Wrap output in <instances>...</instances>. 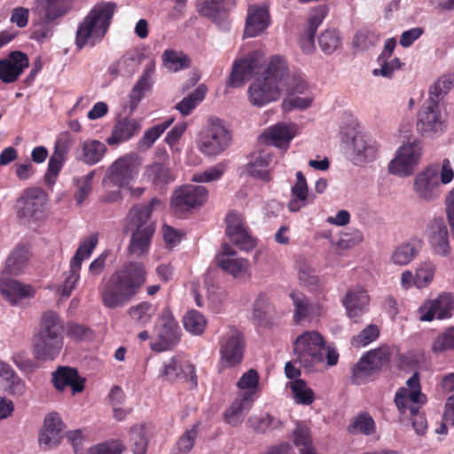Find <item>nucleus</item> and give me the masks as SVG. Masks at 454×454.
Returning <instances> with one entry per match:
<instances>
[{"instance_id":"1","label":"nucleus","mask_w":454,"mask_h":454,"mask_svg":"<svg viewBox=\"0 0 454 454\" xmlns=\"http://www.w3.org/2000/svg\"><path fill=\"white\" fill-rule=\"evenodd\" d=\"M145 282V270L140 262H129L113 273L101 293L102 303L108 309L124 307Z\"/></svg>"},{"instance_id":"2","label":"nucleus","mask_w":454,"mask_h":454,"mask_svg":"<svg viewBox=\"0 0 454 454\" xmlns=\"http://www.w3.org/2000/svg\"><path fill=\"white\" fill-rule=\"evenodd\" d=\"M64 323L53 310L44 311L32 338L34 356L38 361H52L63 348Z\"/></svg>"},{"instance_id":"3","label":"nucleus","mask_w":454,"mask_h":454,"mask_svg":"<svg viewBox=\"0 0 454 454\" xmlns=\"http://www.w3.org/2000/svg\"><path fill=\"white\" fill-rule=\"evenodd\" d=\"M294 362L308 371H313L324 364L325 358L329 366L337 364L338 353L326 346L324 337L316 331H307L300 334L293 343Z\"/></svg>"},{"instance_id":"4","label":"nucleus","mask_w":454,"mask_h":454,"mask_svg":"<svg viewBox=\"0 0 454 454\" xmlns=\"http://www.w3.org/2000/svg\"><path fill=\"white\" fill-rule=\"evenodd\" d=\"M117 5L114 2H99L79 23L75 44L79 49L93 47L106 35Z\"/></svg>"},{"instance_id":"5","label":"nucleus","mask_w":454,"mask_h":454,"mask_svg":"<svg viewBox=\"0 0 454 454\" xmlns=\"http://www.w3.org/2000/svg\"><path fill=\"white\" fill-rule=\"evenodd\" d=\"M287 70L285 59L279 56L271 59L263 76L257 78L248 88V97L251 104L262 106L280 97V85Z\"/></svg>"},{"instance_id":"6","label":"nucleus","mask_w":454,"mask_h":454,"mask_svg":"<svg viewBox=\"0 0 454 454\" xmlns=\"http://www.w3.org/2000/svg\"><path fill=\"white\" fill-rule=\"evenodd\" d=\"M231 134L216 117H210L200 132L198 149L205 155L215 157L224 152L231 145Z\"/></svg>"},{"instance_id":"7","label":"nucleus","mask_w":454,"mask_h":454,"mask_svg":"<svg viewBox=\"0 0 454 454\" xmlns=\"http://www.w3.org/2000/svg\"><path fill=\"white\" fill-rule=\"evenodd\" d=\"M246 341L243 333L233 326L225 329L219 341L220 363L231 368L243 359Z\"/></svg>"},{"instance_id":"8","label":"nucleus","mask_w":454,"mask_h":454,"mask_svg":"<svg viewBox=\"0 0 454 454\" xmlns=\"http://www.w3.org/2000/svg\"><path fill=\"white\" fill-rule=\"evenodd\" d=\"M161 201L153 198L147 204H136L127 213L122 226V232L147 231L155 232V222L152 218L153 208L160 206Z\"/></svg>"},{"instance_id":"9","label":"nucleus","mask_w":454,"mask_h":454,"mask_svg":"<svg viewBox=\"0 0 454 454\" xmlns=\"http://www.w3.org/2000/svg\"><path fill=\"white\" fill-rule=\"evenodd\" d=\"M155 333L157 340L151 345L154 351L170 349L179 341L180 328L168 309H165L158 318Z\"/></svg>"},{"instance_id":"10","label":"nucleus","mask_w":454,"mask_h":454,"mask_svg":"<svg viewBox=\"0 0 454 454\" xmlns=\"http://www.w3.org/2000/svg\"><path fill=\"white\" fill-rule=\"evenodd\" d=\"M438 100L428 98L418 114L417 129L424 136L432 137L443 132L445 119L439 110Z\"/></svg>"},{"instance_id":"11","label":"nucleus","mask_w":454,"mask_h":454,"mask_svg":"<svg viewBox=\"0 0 454 454\" xmlns=\"http://www.w3.org/2000/svg\"><path fill=\"white\" fill-rule=\"evenodd\" d=\"M137 173L136 158L133 155H125L110 165L103 179V186L105 188L114 186L122 188L134 179Z\"/></svg>"},{"instance_id":"12","label":"nucleus","mask_w":454,"mask_h":454,"mask_svg":"<svg viewBox=\"0 0 454 454\" xmlns=\"http://www.w3.org/2000/svg\"><path fill=\"white\" fill-rule=\"evenodd\" d=\"M422 148L418 141L403 145L396 152L395 157L388 164L391 174L408 176L412 174L421 157Z\"/></svg>"},{"instance_id":"13","label":"nucleus","mask_w":454,"mask_h":454,"mask_svg":"<svg viewBox=\"0 0 454 454\" xmlns=\"http://www.w3.org/2000/svg\"><path fill=\"white\" fill-rule=\"evenodd\" d=\"M413 189L417 197L422 200L433 201L439 198V166L432 164L419 172L413 181Z\"/></svg>"},{"instance_id":"14","label":"nucleus","mask_w":454,"mask_h":454,"mask_svg":"<svg viewBox=\"0 0 454 454\" xmlns=\"http://www.w3.org/2000/svg\"><path fill=\"white\" fill-rule=\"evenodd\" d=\"M159 376L165 380L172 382L183 380L191 389L197 387V375L194 365L177 357H172L164 362Z\"/></svg>"},{"instance_id":"15","label":"nucleus","mask_w":454,"mask_h":454,"mask_svg":"<svg viewBox=\"0 0 454 454\" xmlns=\"http://www.w3.org/2000/svg\"><path fill=\"white\" fill-rule=\"evenodd\" d=\"M226 234L237 247L249 251L256 246L255 239L250 235L244 216L238 212H230L225 218Z\"/></svg>"},{"instance_id":"16","label":"nucleus","mask_w":454,"mask_h":454,"mask_svg":"<svg viewBox=\"0 0 454 454\" xmlns=\"http://www.w3.org/2000/svg\"><path fill=\"white\" fill-rule=\"evenodd\" d=\"M454 309V296L443 293L435 299H429L419 308V320L431 322L434 319H445L451 317Z\"/></svg>"},{"instance_id":"17","label":"nucleus","mask_w":454,"mask_h":454,"mask_svg":"<svg viewBox=\"0 0 454 454\" xmlns=\"http://www.w3.org/2000/svg\"><path fill=\"white\" fill-rule=\"evenodd\" d=\"M208 192L205 186L187 184L176 189L171 199V205L178 211L202 206L207 200Z\"/></svg>"},{"instance_id":"18","label":"nucleus","mask_w":454,"mask_h":454,"mask_svg":"<svg viewBox=\"0 0 454 454\" xmlns=\"http://www.w3.org/2000/svg\"><path fill=\"white\" fill-rule=\"evenodd\" d=\"M262 56L259 52H252L244 59L236 60L233 63L227 85L233 88H239L250 80L252 76L259 72Z\"/></svg>"},{"instance_id":"19","label":"nucleus","mask_w":454,"mask_h":454,"mask_svg":"<svg viewBox=\"0 0 454 454\" xmlns=\"http://www.w3.org/2000/svg\"><path fill=\"white\" fill-rule=\"evenodd\" d=\"M216 264L234 278H243L249 272V262L238 255V253L228 244L223 246V250L215 256Z\"/></svg>"},{"instance_id":"20","label":"nucleus","mask_w":454,"mask_h":454,"mask_svg":"<svg viewBox=\"0 0 454 454\" xmlns=\"http://www.w3.org/2000/svg\"><path fill=\"white\" fill-rule=\"evenodd\" d=\"M45 194L37 189H27L17 202L18 215L25 219L38 220L43 216Z\"/></svg>"},{"instance_id":"21","label":"nucleus","mask_w":454,"mask_h":454,"mask_svg":"<svg viewBox=\"0 0 454 454\" xmlns=\"http://www.w3.org/2000/svg\"><path fill=\"white\" fill-rule=\"evenodd\" d=\"M427 236L435 254L448 256L451 253L448 228L442 218H435L428 223Z\"/></svg>"},{"instance_id":"22","label":"nucleus","mask_w":454,"mask_h":454,"mask_svg":"<svg viewBox=\"0 0 454 454\" xmlns=\"http://www.w3.org/2000/svg\"><path fill=\"white\" fill-rule=\"evenodd\" d=\"M28 67V58L22 51H12L6 59L0 60V80L4 83L17 81Z\"/></svg>"},{"instance_id":"23","label":"nucleus","mask_w":454,"mask_h":454,"mask_svg":"<svg viewBox=\"0 0 454 454\" xmlns=\"http://www.w3.org/2000/svg\"><path fill=\"white\" fill-rule=\"evenodd\" d=\"M64 425L61 418L56 412L48 414L43 422V428L39 434V444L43 450H51L60 443L61 432Z\"/></svg>"},{"instance_id":"24","label":"nucleus","mask_w":454,"mask_h":454,"mask_svg":"<svg viewBox=\"0 0 454 454\" xmlns=\"http://www.w3.org/2000/svg\"><path fill=\"white\" fill-rule=\"evenodd\" d=\"M51 382L59 391H63L67 386H70L73 395H75L83 391L85 380L79 375L75 368L59 366L52 372Z\"/></svg>"},{"instance_id":"25","label":"nucleus","mask_w":454,"mask_h":454,"mask_svg":"<svg viewBox=\"0 0 454 454\" xmlns=\"http://www.w3.org/2000/svg\"><path fill=\"white\" fill-rule=\"evenodd\" d=\"M253 403V392L239 394L231 404L224 411L223 414L224 421L232 427L239 426Z\"/></svg>"},{"instance_id":"26","label":"nucleus","mask_w":454,"mask_h":454,"mask_svg":"<svg viewBox=\"0 0 454 454\" xmlns=\"http://www.w3.org/2000/svg\"><path fill=\"white\" fill-rule=\"evenodd\" d=\"M72 8V0H35L32 12L35 16H43V19L56 21L68 13Z\"/></svg>"},{"instance_id":"27","label":"nucleus","mask_w":454,"mask_h":454,"mask_svg":"<svg viewBox=\"0 0 454 454\" xmlns=\"http://www.w3.org/2000/svg\"><path fill=\"white\" fill-rule=\"evenodd\" d=\"M270 15L268 5H250L246 21L245 35L254 37L262 33L270 25Z\"/></svg>"},{"instance_id":"28","label":"nucleus","mask_w":454,"mask_h":454,"mask_svg":"<svg viewBox=\"0 0 454 454\" xmlns=\"http://www.w3.org/2000/svg\"><path fill=\"white\" fill-rule=\"evenodd\" d=\"M12 273L3 271L0 275V291L3 295L16 303L19 300L33 296L34 291L30 286L22 285L18 280L12 279Z\"/></svg>"},{"instance_id":"29","label":"nucleus","mask_w":454,"mask_h":454,"mask_svg":"<svg viewBox=\"0 0 454 454\" xmlns=\"http://www.w3.org/2000/svg\"><path fill=\"white\" fill-rule=\"evenodd\" d=\"M348 316L358 322V318L366 311L369 304V296L363 288L349 290L343 301Z\"/></svg>"},{"instance_id":"30","label":"nucleus","mask_w":454,"mask_h":454,"mask_svg":"<svg viewBox=\"0 0 454 454\" xmlns=\"http://www.w3.org/2000/svg\"><path fill=\"white\" fill-rule=\"evenodd\" d=\"M140 129V123L137 120L121 119L114 125L110 137L106 138V143L110 145H119L137 134Z\"/></svg>"},{"instance_id":"31","label":"nucleus","mask_w":454,"mask_h":454,"mask_svg":"<svg viewBox=\"0 0 454 454\" xmlns=\"http://www.w3.org/2000/svg\"><path fill=\"white\" fill-rule=\"evenodd\" d=\"M290 297L294 305V319L296 323L304 319L312 320L319 316L320 308L317 304L311 303L309 299L301 293L292 292Z\"/></svg>"},{"instance_id":"32","label":"nucleus","mask_w":454,"mask_h":454,"mask_svg":"<svg viewBox=\"0 0 454 454\" xmlns=\"http://www.w3.org/2000/svg\"><path fill=\"white\" fill-rule=\"evenodd\" d=\"M421 250L420 241L411 239L396 246L391 253L390 262L397 266H406L411 263Z\"/></svg>"},{"instance_id":"33","label":"nucleus","mask_w":454,"mask_h":454,"mask_svg":"<svg viewBox=\"0 0 454 454\" xmlns=\"http://www.w3.org/2000/svg\"><path fill=\"white\" fill-rule=\"evenodd\" d=\"M294 137V132L290 126L278 123L267 129L261 136V138L267 144L286 148Z\"/></svg>"},{"instance_id":"34","label":"nucleus","mask_w":454,"mask_h":454,"mask_svg":"<svg viewBox=\"0 0 454 454\" xmlns=\"http://www.w3.org/2000/svg\"><path fill=\"white\" fill-rule=\"evenodd\" d=\"M69 143L58 141L55 145V151L49 160L48 170L45 174V182L51 185L55 183V178L59 175L64 162L65 154L67 153Z\"/></svg>"},{"instance_id":"35","label":"nucleus","mask_w":454,"mask_h":454,"mask_svg":"<svg viewBox=\"0 0 454 454\" xmlns=\"http://www.w3.org/2000/svg\"><path fill=\"white\" fill-rule=\"evenodd\" d=\"M292 198L288 203V208L296 212L303 207L309 198V189L306 178L301 171L296 173V183L291 189Z\"/></svg>"},{"instance_id":"36","label":"nucleus","mask_w":454,"mask_h":454,"mask_svg":"<svg viewBox=\"0 0 454 454\" xmlns=\"http://www.w3.org/2000/svg\"><path fill=\"white\" fill-rule=\"evenodd\" d=\"M82 155L80 160L87 165H95L99 162L106 153V146L98 140H86L80 145Z\"/></svg>"},{"instance_id":"37","label":"nucleus","mask_w":454,"mask_h":454,"mask_svg":"<svg viewBox=\"0 0 454 454\" xmlns=\"http://www.w3.org/2000/svg\"><path fill=\"white\" fill-rule=\"evenodd\" d=\"M57 22L52 20L43 19V16H35L29 38L38 43H43L53 36Z\"/></svg>"},{"instance_id":"38","label":"nucleus","mask_w":454,"mask_h":454,"mask_svg":"<svg viewBox=\"0 0 454 454\" xmlns=\"http://www.w3.org/2000/svg\"><path fill=\"white\" fill-rule=\"evenodd\" d=\"M271 161L270 153L261 152L252 155L251 160L247 165L248 174L254 177L262 179L264 181L270 180V175L267 168Z\"/></svg>"},{"instance_id":"39","label":"nucleus","mask_w":454,"mask_h":454,"mask_svg":"<svg viewBox=\"0 0 454 454\" xmlns=\"http://www.w3.org/2000/svg\"><path fill=\"white\" fill-rule=\"evenodd\" d=\"M154 232L131 231L128 251L131 255L142 257L148 254Z\"/></svg>"},{"instance_id":"40","label":"nucleus","mask_w":454,"mask_h":454,"mask_svg":"<svg viewBox=\"0 0 454 454\" xmlns=\"http://www.w3.org/2000/svg\"><path fill=\"white\" fill-rule=\"evenodd\" d=\"M377 153L375 145L366 141L363 137L356 136L353 138V160L361 164L374 159Z\"/></svg>"},{"instance_id":"41","label":"nucleus","mask_w":454,"mask_h":454,"mask_svg":"<svg viewBox=\"0 0 454 454\" xmlns=\"http://www.w3.org/2000/svg\"><path fill=\"white\" fill-rule=\"evenodd\" d=\"M163 66L171 72H178L191 66L190 58L183 51L167 49L161 56Z\"/></svg>"},{"instance_id":"42","label":"nucleus","mask_w":454,"mask_h":454,"mask_svg":"<svg viewBox=\"0 0 454 454\" xmlns=\"http://www.w3.org/2000/svg\"><path fill=\"white\" fill-rule=\"evenodd\" d=\"M145 175L154 185L166 184L174 180L168 164L165 163H152L146 167Z\"/></svg>"},{"instance_id":"43","label":"nucleus","mask_w":454,"mask_h":454,"mask_svg":"<svg viewBox=\"0 0 454 454\" xmlns=\"http://www.w3.org/2000/svg\"><path fill=\"white\" fill-rule=\"evenodd\" d=\"M29 260V252L27 247L18 246L13 249L6 260V266L3 271H8L13 275L20 274Z\"/></svg>"},{"instance_id":"44","label":"nucleus","mask_w":454,"mask_h":454,"mask_svg":"<svg viewBox=\"0 0 454 454\" xmlns=\"http://www.w3.org/2000/svg\"><path fill=\"white\" fill-rule=\"evenodd\" d=\"M207 90V88L205 84H200L192 93L176 104V109L184 116L189 115L203 101Z\"/></svg>"},{"instance_id":"45","label":"nucleus","mask_w":454,"mask_h":454,"mask_svg":"<svg viewBox=\"0 0 454 454\" xmlns=\"http://www.w3.org/2000/svg\"><path fill=\"white\" fill-rule=\"evenodd\" d=\"M128 313L137 324L145 326L149 324L156 313V307L148 301L131 306Z\"/></svg>"},{"instance_id":"46","label":"nucleus","mask_w":454,"mask_h":454,"mask_svg":"<svg viewBox=\"0 0 454 454\" xmlns=\"http://www.w3.org/2000/svg\"><path fill=\"white\" fill-rule=\"evenodd\" d=\"M347 430L350 434L371 435L375 432V422L368 413L363 412L351 419Z\"/></svg>"},{"instance_id":"47","label":"nucleus","mask_w":454,"mask_h":454,"mask_svg":"<svg viewBox=\"0 0 454 454\" xmlns=\"http://www.w3.org/2000/svg\"><path fill=\"white\" fill-rule=\"evenodd\" d=\"M137 66V61L133 57L123 56L109 66L108 72L113 78L130 77L136 72Z\"/></svg>"},{"instance_id":"48","label":"nucleus","mask_w":454,"mask_h":454,"mask_svg":"<svg viewBox=\"0 0 454 454\" xmlns=\"http://www.w3.org/2000/svg\"><path fill=\"white\" fill-rule=\"evenodd\" d=\"M436 265L430 260L421 262L415 270L414 285L421 289L427 287L433 281Z\"/></svg>"},{"instance_id":"49","label":"nucleus","mask_w":454,"mask_h":454,"mask_svg":"<svg viewBox=\"0 0 454 454\" xmlns=\"http://www.w3.org/2000/svg\"><path fill=\"white\" fill-rule=\"evenodd\" d=\"M427 401L426 395L419 390H407L404 387L399 389L395 396V403L398 410L403 411L408 407L409 403L423 404Z\"/></svg>"},{"instance_id":"50","label":"nucleus","mask_w":454,"mask_h":454,"mask_svg":"<svg viewBox=\"0 0 454 454\" xmlns=\"http://www.w3.org/2000/svg\"><path fill=\"white\" fill-rule=\"evenodd\" d=\"M289 387L297 403L309 405L314 402V392L309 387H308L305 380H293L289 383Z\"/></svg>"},{"instance_id":"51","label":"nucleus","mask_w":454,"mask_h":454,"mask_svg":"<svg viewBox=\"0 0 454 454\" xmlns=\"http://www.w3.org/2000/svg\"><path fill=\"white\" fill-rule=\"evenodd\" d=\"M285 89L287 95H295V94H311V90L308 86L305 80L299 74H294L292 76H287V71L283 79V83L280 85V90Z\"/></svg>"},{"instance_id":"52","label":"nucleus","mask_w":454,"mask_h":454,"mask_svg":"<svg viewBox=\"0 0 454 454\" xmlns=\"http://www.w3.org/2000/svg\"><path fill=\"white\" fill-rule=\"evenodd\" d=\"M183 324L184 329L190 333L200 335L206 329L207 320L201 313L192 309L184 315Z\"/></svg>"},{"instance_id":"53","label":"nucleus","mask_w":454,"mask_h":454,"mask_svg":"<svg viewBox=\"0 0 454 454\" xmlns=\"http://www.w3.org/2000/svg\"><path fill=\"white\" fill-rule=\"evenodd\" d=\"M247 424L254 432L261 434L281 427L280 420L273 418L270 414L253 416L248 419Z\"/></svg>"},{"instance_id":"54","label":"nucleus","mask_w":454,"mask_h":454,"mask_svg":"<svg viewBox=\"0 0 454 454\" xmlns=\"http://www.w3.org/2000/svg\"><path fill=\"white\" fill-rule=\"evenodd\" d=\"M294 442L301 447L300 454H314L309 429L303 425L297 424L293 433Z\"/></svg>"},{"instance_id":"55","label":"nucleus","mask_w":454,"mask_h":454,"mask_svg":"<svg viewBox=\"0 0 454 454\" xmlns=\"http://www.w3.org/2000/svg\"><path fill=\"white\" fill-rule=\"evenodd\" d=\"M174 119L170 118L158 125L146 129L139 141L142 148H150L156 139L173 123Z\"/></svg>"},{"instance_id":"56","label":"nucleus","mask_w":454,"mask_h":454,"mask_svg":"<svg viewBox=\"0 0 454 454\" xmlns=\"http://www.w3.org/2000/svg\"><path fill=\"white\" fill-rule=\"evenodd\" d=\"M299 95H288L282 102L283 110L289 112L294 109L305 110L309 108L314 100L313 94H304L303 97Z\"/></svg>"},{"instance_id":"57","label":"nucleus","mask_w":454,"mask_h":454,"mask_svg":"<svg viewBox=\"0 0 454 454\" xmlns=\"http://www.w3.org/2000/svg\"><path fill=\"white\" fill-rule=\"evenodd\" d=\"M352 372L353 382L359 385L365 382L366 380L377 371L364 356L354 365Z\"/></svg>"},{"instance_id":"58","label":"nucleus","mask_w":454,"mask_h":454,"mask_svg":"<svg viewBox=\"0 0 454 454\" xmlns=\"http://www.w3.org/2000/svg\"><path fill=\"white\" fill-rule=\"evenodd\" d=\"M454 86V74H447L442 75L430 87L429 98H434L439 101V98L442 97Z\"/></svg>"},{"instance_id":"59","label":"nucleus","mask_w":454,"mask_h":454,"mask_svg":"<svg viewBox=\"0 0 454 454\" xmlns=\"http://www.w3.org/2000/svg\"><path fill=\"white\" fill-rule=\"evenodd\" d=\"M82 265L72 261L70 262V269L68 271L64 273V283L62 286V296L69 297L72 291L74 289L79 278H80V270Z\"/></svg>"},{"instance_id":"60","label":"nucleus","mask_w":454,"mask_h":454,"mask_svg":"<svg viewBox=\"0 0 454 454\" xmlns=\"http://www.w3.org/2000/svg\"><path fill=\"white\" fill-rule=\"evenodd\" d=\"M125 447L120 440H109L91 446L88 454H121Z\"/></svg>"},{"instance_id":"61","label":"nucleus","mask_w":454,"mask_h":454,"mask_svg":"<svg viewBox=\"0 0 454 454\" xmlns=\"http://www.w3.org/2000/svg\"><path fill=\"white\" fill-rule=\"evenodd\" d=\"M318 43L325 53L331 54L340 46V39L335 30L327 29L318 37Z\"/></svg>"},{"instance_id":"62","label":"nucleus","mask_w":454,"mask_h":454,"mask_svg":"<svg viewBox=\"0 0 454 454\" xmlns=\"http://www.w3.org/2000/svg\"><path fill=\"white\" fill-rule=\"evenodd\" d=\"M432 349L434 353L454 350V327L448 328L437 336L433 341Z\"/></svg>"},{"instance_id":"63","label":"nucleus","mask_w":454,"mask_h":454,"mask_svg":"<svg viewBox=\"0 0 454 454\" xmlns=\"http://www.w3.org/2000/svg\"><path fill=\"white\" fill-rule=\"evenodd\" d=\"M147 439L141 427H134L131 429L130 447L133 454H145L147 450Z\"/></svg>"},{"instance_id":"64","label":"nucleus","mask_w":454,"mask_h":454,"mask_svg":"<svg viewBox=\"0 0 454 454\" xmlns=\"http://www.w3.org/2000/svg\"><path fill=\"white\" fill-rule=\"evenodd\" d=\"M98 244V237L91 235L85 240L82 241L77 248L72 261L82 265V261L89 258Z\"/></svg>"}]
</instances>
